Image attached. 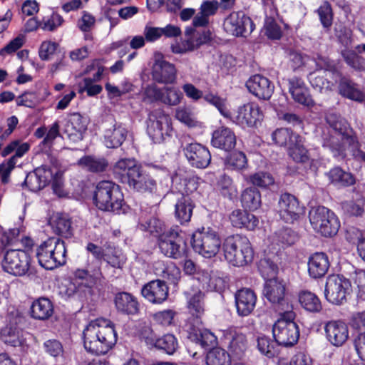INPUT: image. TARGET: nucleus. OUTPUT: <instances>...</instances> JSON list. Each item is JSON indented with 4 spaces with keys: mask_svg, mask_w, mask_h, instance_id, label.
I'll list each match as a JSON object with an SVG mask.
<instances>
[{
    "mask_svg": "<svg viewBox=\"0 0 365 365\" xmlns=\"http://www.w3.org/2000/svg\"><path fill=\"white\" fill-rule=\"evenodd\" d=\"M299 135L294 133L288 128L276 130L272 134V140L279 146H287L288 148L296 143L299 139Z\"/></svg>",
    "mask_w": 365,
    "mask_h": 365,
    "instance_id": "37998d69",
    "label": "nucleus"
},
{
    "mask_svg": "<svg viewBox=\"0 0 365 365\" xmlns=\"http://www.w3.org/2000/svg\"><path fill=\"white\" fill-rule=\"evenodd\" d=\"M175 118L188 127H195L197 120L192 109L187 106L178 107L175 112Z\"/></svg>",
    "mask_w": 365,
    "mask_h": 365,
    "instance_id": "5fc2aeb1",
    "label": "nucleus"
},
{
    "mask_svg": "<svg viewBox=\"0 0 365 365\" xmlns=\"http://www.w3.org/2000/svg\"><path fill=\"white\" fill-rule=\"evenodd\" d=\"M185 35L190 36L187 40L189 50H193L195 48L208 42L211 39V33L210 31H205L200 34L196 33L194 29L187 28L185 30Z\"/></svg>",
    "mask_w": 365,
    "mask_h": 365,
    "instance_id": "8fccbe9b",
    "label": "nucleus"
},
{
    "mask_svg": "<svg viewBox=\"0 0 365 365\" xmlns=\"http://www.w3.org/2000/svg\"><path fill=\"white\" fill-rule=\"evenodd\" d=\"M93 200L96 206L103 211L120 215L126 213L128 210L120 187L112 181L99 182L96 187Z\"/></svg>",
    "mask_w": 365,
    "mask_h": 365,
    "instance_id": "f03ea898",
    "label": "nucleus"
},
{
    "mask_svg": "<svg viewBox=\"0 0 365 365\" xmlns=\"http://www.w3.org/2000/svg\"><path fill=\"white\" fill-rule=\"evenodd\" d=\"M197 342L205 349H209L217 344V337L208 329H198L195 333Z\"/></svg>",
    "mask_w": 365,
    "mask_h": 365,
    "instance_id": "680f3d73",
    "label": "nucleus"
},
{
    "mask_svg": "<svg viewBox=\"0 0 365 365\" xmlns=\"http://www.w3.org/2000/svg\"><path fill=\"white\" fill-rule=\"evenodd\" d=\"M65 242L57 237H51L36 249V257L40 265L46 269H53L66 262Z\"/></svg>",
    "mask_w": 365,
    "mask_h": 365,
    "instance_id": "39448f33",
    "label": "nucleus"
},
{
    "mask_svg": "<svg viewBox=\"0 0 365 365\" xmlns=\"http://www.w3.org/2000/svg\"><path fill=\"white\" fill-rule=\"evenodd\" d=\"M203 299L204 294L201 292H198L188 302V309L190 314L197 319L201 317L205 312Z\"/></svg>",
    "mask_w": 365,
    "mask_h": 365,
    "instance_id": "bf43d9fd",
    "label": "nucleus"
},
{
    "mask_svg": "<svg viewBox=\"0 0 365 365\" xmlns=\"http://www.w3.org/2000/svg\"><path fill=\"white\" fill-rule=\"evenodd\" d=\"M277 342L270 338L261 336L257 338V348L259 351L269 358L274 356L277 353Z\"/></svg>",
    "mask_w": 365,
    "mask_h": 365,
    "instance_id": "13d9d810",
    "label": "nucleus"
},
{
    "mask_svg": "<svg viewBox=\"0 0 365 365\" xmlns=\"http://www.w3.org/2000/svg\"><path fill=\"white\" fill-rule=\"evenodd\" d=\"M78 164L84 169L92 173L103 172L108 166V162L104 158L92 155L81 158L78 160Z\"/></svg>",
    "mask_w": 365,
    "mask_h": 365,
    "instance_id": "a19ab883",
    "label": "nucleus"
},
{
    "mask_svg": "<svg viewBox=\"0 0 365 365\" xmlns=\"http://www.w3.org/2000/svg\"><path fill=\"white\" fill-rule=\"evenodd\" d=\"M141 294L150 302L161 304L168 298V287L164 281L153 280L143 287Z\"/></svg>",
    "mask_w": 365,
    "mask_h": 365,
    "instance_id": "412c9836",
    "label": "nucleus"
},
{
    "mask_svg": "<svg viewBox=\"0 0 365 365\" xmlns=\"http://www.w3.org/2000/svg\"><path fill=\"white\" fill-rule=\"evenodd\" d=\"M289 155L296 163H306L309 160V156L307 150L304 147L302 138L299 136L296 143L292 145L288 149Z\"/></svg>",
    "mask_w": 365,
    "mask_h": 365,
    "instance_id": "603ef678",
    "label": "nucleus"
},
{
    "mask_svg": "<svg viewBox=\"0 0 365 365\" xmlns=\"http://www.w3.org/2000/svg\"><path fill=\"white\" fill-rule=\"evenodd\" d=\"M222 250L225 259L234 267H244L253 259L254 252L246 237L238 235L227 237Z\"/></svg>",
    "mask_w": 365,
    "mask_h": 365,
    "instance_id": "7ed1b4c3",
    "label": "nucleus"
},
{
    "mask_svg": "<svg viewBox=\"0 0 365 365\" xmlns=\"http://www.w3.org/2000/svg\"><path fill=\"white\" fill-rule=\"evenodd\" d=\"M198 280L201 282L204 288L210 291L220 292L224 287V281L214 273L202 271Z\"/></svg>",
    "mask_w": 365,
    "mask_h": 365,
    "instance_id": "de8ad7c7",
    "label": "nucleus"
},
{
    "mask_svg": "<svg viewBox=\"0 0 365 365\" xmlns=\"http://www.w3.org/2000/svg\"><path fill=\"white\" fill-rule=\"evenodd\" d=\"M325 331L328 340L334 346L344 344L349 337L346 324L341 321H331L326 324Z\"/></svg>",
    "mask_w": 365,
    "mask_h": 365,
    "instance_id": "a878e982",
    "label": "nucleus"
},
{
    "mask_svg": "<svg viewBox=\"0 0 365 365\" xmlns=\"http://www.w3.org/2000/svg\"><path fill=\"white\" fill-rule=\"evenodd\" d=\"M225 31L235 36H247L255 29L252 19L242 12H233L224 21Z\"/></svg>",
    "mask_w": 365,
    "mask_h": 365,
    "instance_id": "4468645a",
    "label": "nucleus"
},
{
    "mask_svg": "<svg viewBox=\"0 0 365 365\" xmlns=\"http://www.w3.org/2000/svg\"><path fill=\"white\" fill-rule=\"evenodd\" d=\"M225 165L227 169L242 171L247 167V157L242 152H235L226 159Z\"/></svg>",
    "mask_w": 365,
    "mask_h": 365,
    "instance_id": "4d7b16f0",
    "label": "nucleus"
},
{
    "mask_svg": "<svg viewBox=\"0 0 365 365\" xmlns=\"http://www.w3.org/2000/svg\"><path fill=\"white\" fill-rule=\"evenodd\" d=\"M297 234L291 229L284 228L276 232L269 237L273 250H280L281 247L290 246L297 240Z\"/></svg>",
    "mask_w": 365,
    "mask_h": 365,
    "instance_id": "e433bc0d",
    "label": "nucleus"
},
{
    "mask_svg": "<svg viewBox=\"0 0 365 365\" xmlns=\"http://www.w3.org/2000/svg\"><path fill=\"white\" fill-rule=\"evenodd\" d=\"M309 218L312 228L324 237L335 235L340 227L336 215L323 206L313 207L309 211Z\"/></svg>",
    "mask_w": 365,
    "mask_h": 365,
    "instance_id": "0eeeda50",
    "label": "nucleus"
},
{
    "mask_svg": "<svg viewBox=\"0 0 365 365\" xmlns=\"http://www.w3.org/2000/svg\"><path fill=\"white\" fill-rule=\"evenodd\" d=\"M339 81H340L339 90L341 95L356 101L364 100V94L354 83L346 78H341V76Z\"/></svg>",
    "mask_w": 365,
    "mask_h": 365,
    "instance_id": "ea45409f",
    "label": "nucleus"
},
{
    "mask_svg": "<svg viewBox=\"0 0 365 365\" xmlns=\"http://www.w3.org/2000/svg\"><path fill=\"white\" fill-rule=\"evenodd\" d=\"M327 175L330 182L336 186H349L354 183V176L339 167L330 170Z\"/></svg>",
    "mask_w": 365,
    "mask_h": 365,
    "instance_id": "79ce46f5",
    "label": "nucleus"
},
{
    "mask_svg": "<svg viewBox=\"0 0 365 365\" xmlns=\"http://www.w3.org/2000/svg\"><path fill=\"white\" fill-rule=\"evenodd\" d=\"M88 120L79 113H73L67 115L63 132L72 142L77 143L83 138L87 130Z\"/></svg>",
    "mask_w": 365,
    "mask_h": 365,
    "instance_id": "dca6fc26",
    "label": "nucleus"
},
{
    "mask_svg": "<svg viewBox=\"0 0 365 365\" xmlns=\"http://www.w3.org/2000/svg\"><path fill=\"white\" fill-rule=\"evenodd\" d=\"M83 335L85 349L97 355L106 354L117 342L114 324L106 319L91 322L84 329Z\"/></svg>",
    "mask_w": 365,
    "mask_h": 365,
    "instance_id": "f257e3e1",
    "label": "nucleus"
},
{
    "mask_svg": "<svg viewBox=\"0 0 365 365\" xmlns=\"http://www.w3.org/2000/svg\"><path fill=\"white\" fill-rule=\"evenodd\" d=\"M39 103V98L35 92H25L18 96L16 104L29 108H33Z\"/></svg>",
    "mask_w": 365,
    "mask_h": 365,
    "instance_id": "338daca9",
    "label": "nucleus"
},
{
    "mask_svg": "<svg viewBox=\"0 0 365 365\" xmlns=\"http://www.w3.org/2000/svg\"><path fill=\"white\" fill-rule=\"evenodd\" d=\"M139 166L134 159L122 158L113 165V173L115 178L123 183H126L133 175L136 174L135 171Z\"/></svg>",
    "mask_w": 365,
    "mask_h": 365,
    "instance_id": "7c9ffc66",
    "label": "nucleus"
},
{
    "mask_svg": "<svg viewBox=\"0 0 365 365\" xmlns=\"http://www.w3.org/2000/svg\"><path fill=\"white\" fill-rule=\"evenodd\" d=\"M250 181L253 185L259 187H267L274 183V178L267 173H257L250 177Z\"/></svg>",
    "mask_w": 365,
    "mask_h": 365,
    "instance_id": "774afa93",
    "label": "nucleus"
},
{
    "mask_svg": "<svg viewBox=\"0 0 365 365\" xmlns=\"http://www.w3.org/2000/svg\"><path fill=\"white\" fill-rule=\"evenodd\" d=\"M183 95L182 92L175 87H164L160 102L170 106H178L180 103Z\"/></svg>",
    "mask_w": 365,
    "mask_h": 365,
    "instance_id": "864d4df0",
    "label": "nucleus"
},
{
    "mask_svg": "<svg viewBox=\"0 0 365 365\" xmlns=\"http://www.w3.org/2000/svg\"><path fill=\"white\" fill-rule=\"evenodd\" d=\"M224 336L230 355L240 358L247 349L245 336L236 329H231L225 331Z\"/></svg>",
    "mask_w": 365,
    "mask_h": 365,
    "instance_id": "393cba45",
    "label": "nucleus"
},
{
    "mask_svg": "<svg viewBox=\"0 0 365 365\" xmlns=\"http://www.w3.org/2000/svg\"><path fill=\"white\" fill-rule=\"evenodd\" d=\"M217 190L226 198L232 200L237 197L238 192L232 179L227 175L220 176L217 184Z\"/></svg>",
    "mask_w": 365,
    "mask_h": 365,
    "instance_id": "a18cd8bd",
    "label": "nucleus"
},
{
    "mask_svg": "<svg viewBox=\"0 0 365 365\" xmlns=\"http://www.w3.org/2000/svg\"><path fill=\"white\" fill-rule=\"evenodd\" d=\"M145 341L148 345L165 351L168 354H173L178 348V342L173 334H168L163 336L155 339L153 336H148Z\"/></svg>",
    "mask_w": 365,
    "mask_h": 365,
    "instance_id": "c9c22d12",
    "label": "nucleus"
},
{
    "mask_svg": "<svg viewBox=\"0 0 365 365\" xmlns=\"http://www.w3.org/2000/svg\"><path fill=\"white\" fill-rule=\"evenodd\" d=\"M211 142L214 147L228 151L235 147L236 136L231 129L221 127L213 132Z\"/></svg>",
    "mask_w": 365,
    "mask_h": 365,
    "instance_id": "c756f323",
    "label": "nucleus"
},
{
    "mask_svg": "<svg viewBox=\"0 0 365 365\" xmlns=\"http://www.w3.org/2000/svg\"><path fill=\"white\" fill-rule=\"evenodd\" d=\"M190 164L197 168H207L211 160V155L207 148L200 143H190L183 149Z\"/></svg>",
    "mask_w": 365,
    "mask_h": 365,
    "instance_id": "a211bd4d",
    "label": "nucleus"
},
{
    "mask_svg": "<svg viewBox=\"0 0 365 365\" xmlns=\"http://www.w3.org/2000/svg\"><path fill=\"white\" fill-rule=\"evenodd\" d=\"M277 15V9L272 6L271 9L270 16L266 18L264 29L265 34L269 38L279 39L282 36V30L280 26L275 22L274 16Z\"/></svg>",
    "mask_w": 365,
    "mask_h": 365,
    "instance_id": "6e6d98bb",
    "label": "nucleus"
},
{
    "mask_svg": "<svg viewBox=\"0 0 365 365\" xmlns=\"http://www.w3.org/2000/svg\"><path fill=\"white\" fill-rule=\"evenodd\" d=\"M192 246L200 255L210 258L219 252L221 240L215 230L210 228H202L193 233Z\"/></svg>",
    "mask_w": 365,
    "mask_h": 365,
    "instance_id": "1a4fd4ad",
    "label": "nucleus"
},
{
    "mask_svg": "<svg viewBox=\"0 0 365 365\" xmlns=\"http://www.w3.org/2000/svg\"><path fill=\"white\" fill-rule=\"evenodd\" d=\"M53 178V170L47 165H42L29 173L24 180V184L33 192L43 188Z\"/></svg>",
    "mask_w": 365,
    "mask_h": 365,
    "instance_id": "aec40b11",
    "label": "nucleus"
},
{
    "mask_svg": "<svg viewBox=\"0 0 365 365\" xmlns=\"http://www.w3.org/2000/svg\"><path fill=\"white\" fill-rule=\"evenodd\" d=\"M135 173L126 182L130 188L140 192H151L155 190V181L143 172L140 165L136 170Z\"/></svg>",
    "mask_w": 365,
    "mask_h": 365,
    "instance_id": "c85d7f7f",
    "label": "nucleus"
},
{
    "mask_svg": "<svg viewBox=\"0 0 365 365\" xmlns=\"http://www.w3.org/2000/svg\"><path fill=\"white\" fill-rule=\"evenodd\" d=\"M299 301L303 308L311 312L322 309V304L318 297L309 291H302L299 295Z\"/></svg>",
    "mask_w": 365,
    "mask_h": 365,
    "instance_id": "49530a36",
    "label": "nucleus"
},
{
    "mask_svg": "<svg viewBox=\"0 0 365 365\" xmlns=\"http://www.w3.org/2000/svg\"><path fill=\"white\" fill-rule=\"evenodd\" d=\"M128 130L121 123H115L105 131V144L107 148H115L120 146L125 140Z\"/></svg>",
    "mask_w": 365,
    "mask_h": 365,
    "instance_id": "2f4dec72",
    "label": "nucleus"
},
{
    "mask_svg": "<svg viewBox=\"0 0 365 365\" xmlns=\"http://www.w3.org/2000/svg\"><path fill=\"white\" fill-rule=\"evenodd\" d=\"M241 202L245 209L255 210L261 205V195L256 188H247L241 195Z\"/></svg>",
    "mask_w": 365,
    "mask_h": 365,
    "instance_id": "c03bdc74",
    "label": "nucleus"
},
{
    "mask_svg": "<svg viewBox=\"0 0 365 365\" xmlns=\"http://www.w3.org/2000/svg\"><path fill=\"white\" fill-rule=\"evenodd\" d=\"M170 130V118L163 110H154L148 114L147 133L154 143L163 142Z\"/></svg>",
    "mask_w": 365,
    "mask_h": 365,
    "instance_id": "9b49d317",
    "label": "nucleus"
},
{
    "mask_svg": "<svg viewBox=\"0 0 365 365\" xmlns=\"http://www.w3.org/2000/svg\"><path fill=\"white\" fill-rule=\"evenodd\" d=\"M230 220L234 227L250 230H253L258 225V220L253 214L239 209L232 212Z\"/></svg>",
    "mask_w": 365,
    "mask_h": 365,
    "instance_id": "72a5a7b5",
    "label": "nucleus"
},
{
    "mask_svg": "<svg viewBox=\"0 0 365 365\" xmlns=\"http://www.w3.org/2000/svg\"><path fill=\"white\" fill-rule=\"evenodd\" d=\"M279 314L281 317L272 327L273 336L279 345L292 346L297 342L299 336L298 326L294 322L295 314L292 309Z\"/></svg>",
    "mask_w": 365,
    "mask_h": 365,
    "instance_id": "423d86ee",
    "label": "nucleus"
},
{
    "mask_svg": "<svg viewBox=\"0 0 365 365\" xmlns=\"http://www.w3.org/2000/svg\"><path fill=\"white\" fill-rule=\"evenodd\" d=\"M30 257L22 250H11L6 252L2 262L4 271L16 276L25 274L29 269Z\"/></svg>",
    "mask_w": 365,
    "mask_h": 365,
    "instance_id": "ddd939ff",
    "label": "nucleus"
},
{
    "mask_svg": "<svg viewBox=\"0 0 365 365\" xmlns=\"http://www.w3.org/2000/svg\"><path fill=\"white\" fill-rule=\"evenodd\" d=\"M316 71L309 73V79L312 86L319 92L331 91L340 78V73L334 63L320 55L314 58Z\"/></svg>",
    "mask_w": 365,
    "mask_h": 365,
    "instance_id": "20e7f679",
    "label": "nucleus"
},
{
    "mask_svg": "<svg viewBox=\"0 0 365 365\" xmlns=\"http://www.w3.org/2000/svg\"><path fill=\"white\" fill-rule=\"evenodd\" d=\"M262 118L259 107L254 103H247L240 107L235 115L236 123L241 126H255Z\"/></svg>",
    "mask_w": 365,
    "mask_h": 365,
    "instance_id": "4be33fe9",
    "label": "nucleus"
},
{
    "mask_svg": "<svg viewBox=\"0 0 365 365\" xmlns=\"http://www.w3.org/2000/svg\"><path fill=\"white\" fill-rule=\"evenodd\" d=\"M180 233V227L173 226L159 236L158 246L160 252L165 256L173 259L186 257V245Z\"/></svg>",
    "mask_w": 365,
    "mask_h": 365,
    "instance_id": "6e6552de",
    "label": "nucleus"
},
{
    "mask_svg": "<svg viewBox=\"0 0 365 365\" xmlns=\"http://www.w3.org/2000/svg\"><path fill=\"white\" fill-rule=\"evenodd\" d=\"M341 55L346 63L353 68L361 70L365 67V59L354 51L347 48L341 51Z\"/></svg>",
    "mask_w": 365,
    "mask_h": 365,
    "instance_id": "052dcab7",
    "label": "nucleus"
},
{
    "mask_svg": "<svg viewBox=\"0 0 365 365\" xmlns=\"http://www.w3.org/2000/svg\"><path fill=\"white\" fill-rule=\"evenodd\" d=\"M249 91L259 99L269 100L274 89V85L262 75H254L246 82Z\"/></svg>",
    "mask_w": 365,
    "mask_h": 365,
    "instance_id": "6ab92c4d",
    "label": "nucleus"
},
{
    "mask_svg": "<svg viewBox=\"0 0 365 365\" xmlns=\"http://www.w3.org/2000/svg\"><path fill=\"white\" fill-rule=\"evenodd\" d=\"M180 187L178 188V193L176 195H183L190 196L192 198L198 187L197 179L195 178H185L180 182Z\"/></svg>",
    "mask_w": 365,
    "mask_h": 365,
    "instance_id": "0e129e2a",
    "label": "nucleus"
},
{
    "mask_svg": "<svg viewBox=\"0 0 365 365\" xmlns=\"http://www.w3.org/2000/svg\"><path fill=\"white\" fill-rule=\"evenodd\" d=\"M52 229L55 233L65 237L71 235V222L63 216H55L51 222Z\"/></svg>",
    "mask_w": 365,
    "mask_h": 365,
    "instance_id": "3c124183",
    "label": "nucleus"
},
{
    "mask_svg": "<svg viewBox=\"0 0 365 365\" xmlns=\"http://www.w3.org/2000/svg\"><path fill=\"white\" fill-rule=\"evenodd\" d=\"M351 285L349 280L339 274L329 275L326 282L324 296L326 299L334 304H341L346 301L351 293Z\"/></svg>",
    "mask_w": 365,
    "mask_h": 365,
    "instance_id": "9d476101",
    "label": "nucleus"
},
{
    "mask_svg": "<svg viewBox=\"0 0 365 365\" xmlns=\"http://www.w3.org/2000/svg\"><path fill=\"white\" fill-rule=\"evenodd\" d=\"M230 355L225 349L217 347L211 349L207 354V365H230Z\"/></svg>",
    "mask_w": 365,
    "mask_h": 365,
    "instance_id": "09e8293b",
    "label": "nucleus"
},
{
    "mask_svg": "<svg viewBox=\"0 0 365 365\" xmlns=\"http://www.w3.org/2000/svg\"><path fill=\"white\" fill-rule=\"evenodd\" d=\"M151 75L153 79L157 83H173L176 80L177 70L173 63L164 59L160 53H155Z\"/></svg>",
    "mask_w": 365,
    "mask_h": 365,
    "instance_id": "2eb2a0df",
    "label": "nucleus"
},
{
    "mask_svg": "<svg viewBox=\"0 0 365 365\" xmlns=\"http://www.w3.org/2000/svg\"><path fill=\"white\" fill-rule=\"evenodd\" d=\"M31 312L34 319L45 320L53 314V307L48 299L41 297L32 303Z\"/></svg>",
    "mask_w": 365,
    "mask_h": 365,
    "instance_id": "4c0bfd02",
    "label": "nucleus"
},
{
    "mask_svg": "<svg viewBox=\"0 0 365 365\" xmlns=\"http://www.w3.org/2000/svg\"><path fill=\"white\" fill-rule=\"evenodd\" d=\"M285 285L278 278L267 279L264 286V296L279 313L292 309L285 297Z\"/></svg>",
    "mask_w": 365,
    "mask_h": 365,
    "instance_id": "f8f14e48",
    "label": "nucleus"
},
{
    "mask_svg": "<svg viewBox=\"0 0 365 365\" xmlns=\"http://www.w3.org/2000/svg\"><path fill=\"white\" fill-rule=\"evenodd\" d=\"M101 273L99 269L88 271L85 269H77L74 272V282L76 284L88 288L93 287L100 279Z\"/></svg>",
    "mask_w": 365,
    "mask_h": 365,
    "instance_id": "58836bf2",
    "label": "nucleus"
},
{
    "mask_svg": "<svg viewBox=\"0 0 365 365\" xmlns=\"http://www.w3.org/2000/svg\"><path fill=\"white\" fill-rule=\"evenodd\" d=\"M307 265L309 276L317 279L326 274L329 267V261L326 254L316 252L309 257Z\"/></svg>",
    "mask_w": 365,
    "mask_h": 365,
    "instance_id": "cd10ccee",
    "label": "nucleus"
},
{
    "mask_svg": "<svg viewBox=\"0 0 365 365\" xmlns=\"http://www.w3.org/2000/svg\"><path fill=\"white\" fill-rule=\"evenodd\" d=\"M257 295L253 290L248 288L240 289L235 294V304L240 316L250 315L255 308Z\"/></svg>",
    "mask_w": 365,
    "mask_h": 365,
    "instance_id": "5701e85b",
    "label": "nucleus"
},
{
    "mask_svg": "<svg viewBox=\"0 0 365 365\" xmlns=\"http://www.w3.org/2000/svg\"><path fill=\"white\" fill-rule=\"evenodd\" d=\"M163 88H158L155 83L147 86L144 90V101L149 103L160 101Z\"/></svg>",
    "mask_w": 365,
    "mask_h": 365,
    "instance_id": "69168bd1",
    "label": "nucleus"
},
{
    "mask_svg": "<svg viewBox=\"0 0 365 365\" xmlns=\"http://www.w3.org/2000/svg\"><path fill=\"white\" fill-rule=\"evenodd\" d=\"M175 217L181 225H183L190 220L195 205L190 196L175 195Z\"/></svg>",
    "mask_w": 365,
    "mask_h": 365,
    "instance_id": "bb28decb",
    "label": "nucleus"
},
{
    "mask_svg": "<svg viewBox=\"0 0 365 365\" xmlns=\"http://www.w3.org/2000/svg\"><path fill=\"white\" fill-rule=\"evenodd\" d=\"M288 89L295 102L307 106L313 105V100L308 88L302 79L298 77L289 78L288 80Z\"/></svg>",
    "mask_w": 365,
    "mask_h": 365,
    "instance_id": "b1692460",
    "label": "nucleus"
},
{
    "mask_svg": "<svg viewBox=\"0 0 365 365\" xmlns=\"http://www.w3.org/2000/svg\"><path fill=\"white\" fill-rule=\"evenodd\" d=\"M29 148L30 145L29 143H20L19 140H14L3 148L1 152V155L4 158L11 154L13 152H15V154L6 162L9 165V167L14 169L17 163V159L21 158L25 153H26Z\"/></svg>",
    "mask_w": 365,
    "mask_h": 365,
    "instance_id": "473e14b6",
    "label": "nucleus"
},
{
    "mask_svg": "<svg viewBox=\"0 0 365 365\" xmlns=\"http://www.w3.org/2000/svg\"><path fill=\"white\" fill-rule=\"evenodd\" d=\"M115 303L117 309L124 314H135L139 310L136 298L128 292H120L116 294Z\"/></svg>",
    "mask_w": 365,
    "mask_h": 365,
    "instance_id": "f704fd0d",
    "label": "nucleus"
},
{
    "mask_svg": "<svg viewBox=\"0 0 365 365\" xmlns=\"http://www.w3.org/2000/svg\"><path fill=\"white\" fill-rule=\"evenodd\" d=\"M259 270L264 279L276 278L277 265L269 259H262L259 263Z\"/></svg>",
    "mask_w": 365,
    "mask_h": 365,
    "instance_id": "e2e57ef3",
    "label": "nucleus"
},
{
    "mask_svg": "<svg viewBox=\"0 0 365 365\" xmlns=\"http://www.w3.org/2000/svg\"><path fill=\"white\" fill-rule=\"evenodd\" d=\"M278 212L286 222H293L302 212L297 199L292 195L284 193L281 195L278 202Z\"/></svg>",
    "mask_w": 365,
    "mask_h": 365,
    "instance_id": "f3484780",
    "label": "nucleus"
}]
</instances>
